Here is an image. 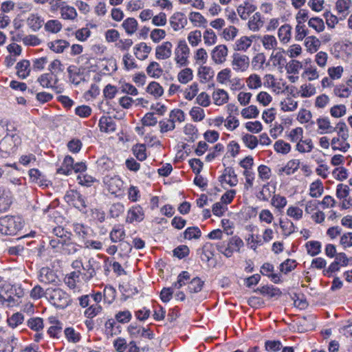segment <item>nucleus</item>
Returning a JSON list of instances; mask_svg holds the SVG:
<instances>
[{
    "label": "nucleus",
    "instance_id": "nucleus-33",
    "mask_svg": "<svg viewBox=\"0 0 352 352\" xmlns=\"http://www.w3.org/2000/svg\"><path fill=\"white\" fill-rule=\"evenodd\" d=\"M122 27L127 35L131 36L137 32L138 23L135 18L128 17L122 22Z\"/></svg>",
    "mask_w": 352,
    "mask_h": 352
},
{
    "label": "nucleus",
    "instance_id": "nucleus-38",
    "mask_svg": "<svg viewBox=\"0 0 352 352\" xmlns=\"http://www.w3.org/2000/svg\"><path fill=\"white\" fill-rule=\"evenodd\" d=\"M260 38V41L266 50H272L276 48L278 45V41L276 37L270 34H265Z\"/></svg>",
    "mask_w": 352,
    "mask_h": 352
},
{
    "label": "nucleus",
    "instance_id": "nucleus-15",
    "mask_svg": "<svg viewBox=\"0 0 352 352\" xmlns=\"http://www.w3.org/2000/svg\"><path fill=\"white\" fill-rule=\"evenodd\" d=\"M229 94L227 91L223 89H215L212 94V99L213 103L217 106H223L229 101Z\"/></svg>",
    "mask_w": 352,
    "mask_h": 352
},
{
    "label": "nucleus",
    "instance_id": "nucleus-61",
    "mask_svg": "<svg viewBox=\"0 0 352 352\" xmlns=\"http://www.w3.org/2000/svg\"><path fill=\"white\" fill-rule=\"evenodd\" d=\"M109 237L113 243L121 242L125 237V232L120 227H115L110 232Z\"/></svg>",
    "mask_w": 352,
    "mask_h": 352
},
{
    "label": "nucleus",
    "instance_id": "nucleus-54",
    "mask_svg": "<svg viewBox=\"0 0 352 352\" xmlns=\"http://www.w3.org/2000/svg\"><path fill=\"white\" fill-rule=\"evenodd\" d=\"M214 249L212 243H206L202 248V261L209 262L214 256Z\"/></svg>",
    "mask_w": 352,
    "mask_h": 352
},
{
    "label": "nucleus",
    "instance_id": "nucleus-53",
    "mask_svg": "<svg viewBox=\"0 0 352 352\" xmlns=\"http://www.w3.org/2000/svg\"><path fill=\"white\" fill-rule=\"evenodd\" d=\"M44 28L46 32L57 34L62 30L63 25L60 21L51 19L45 23Z\"/></svg>",
    "mask_w": 352,
    "mask_h": 352
},
{
    "label": "nucleus",
    "instance_id": "nucleus-23",
    "mask_svg": "<svg viewBox=\"0 0 352 352\" xmlns=\"http://www.w3.org/2000/svg\"><path fill=\"white\" fill-rule=\"evenodd\" d=\"M221 183H226L230 186H234L238 183L237 176L232 168L227 167L224 169L223 175L221 176Z\"/></svg>",
    "mask_w": 352,
    "mask_h": 352
},
{
    "label": "nucleus",
    "instance_id": "nucleus-3",
    "mask_svg": "<svg viewBox=\"0 0 352 352\" xmlns=\"http://www.w3.org/2000/svg\"><path fill=\"white\" fill-rule=\"evenodd\" d=\"M243 245V240L240 237L234 236L229 240L227 245H225L223 243H219L217 245V248L225 256L230 258L234 252H239Z\"/></svg>",
    "mask_w": 352,
    "mask_h": 352
},
{
    "label": "nucleus",
    "instance_id": "nucleus-10",
    "mask_svg": "<svg viewBox=\"0 0 352 352\" xmlns=\"http://www.w3.org/2000/svg\"><path fill=\"white\" fill-rule=\"evenodd\" d=\"M187 23L186 15L181 12H175L169 18V24L175 32L184 29Z\"/></svg>",
    "mask_w": 352,
    "mask_h": 352
},
{
    "label": "nucleus",
    "instance_id": "nucleus-6",
    "mask_svg": "<svg viewBox=\"0 0 352 352\" xmlns=\"http://www.w3.org/2000/svg\"><path fill=\"white\" fill-rule=\"evenodd\" d=\"M21 138L17 134H7L1 141L0 146L5 154H10L15 151L21 144Z\"/></svg>",
    "mask_w": 352,
    "mask_h": 352
},
{
    "label": "nucleus",
    "instance_id": "nucleus-4",
    "mask_svg": "<svg viewBox=\"0 0 352 352\" xmlns=\"http://www.w3.org/2000/svg\"><path fill=\"white\" fill-rule=\"evenodd\" d=\"M190 48L185 41H180L175 50L174 62L177 67H184L189 63Z\"/></svg>",
    "mask_w": 352,
    "mask_h": 352
},
{
    "label": "nucleus",
    "instance_id": "nucleus-34",
    "mask_svg": "<svg viewBox=\"0 0 352 352\" xmlns=\"http://www.w3.org/2000/svg\"><path fill=\"white\" fill-rule=\"evenodd\" d=\"M247 87L250 90L258 89L262 87V80L260 75L252 73L245 78Z\"/></svg>",
    "mask_w": 352,
    "mask_h": 352
},
{
    "label": "nucleus",
    "instance_id": "nucleus-7",
    "mask_svg": "<svg viewBox=\"0 0 352 352\" xmlns=\"http://www.w3.org/2000/svg\"><path fill=\"white\" fill-rule=\"evenodd\" d=\"M231 65L236 72H245L250 68V58L245 54L236 53L232 55Z\"/></svg>",
    "mask_w": 352,
    "mask_h": 352
},
{
    "label": "nucleus",
    "instance_id": "nucleus-25",
    "mask_svg": "<svg viewBox=\"0 0 352 352\" xmlns=\"http://www.w3.org/2000/svg\"><path fill=\"white\" fill-rule=\"evenodd\" d=\"M67 201L70 202L75 208L80 210L86 207L85 198L78 192L72 191L67 196Z\"/></svg>",
    "mask_w": 352,
    "mask_h": 352
},
{
    "label": "nucleus",
    "instance_id": "nucleus-37",
    "mask_svg": "<svg viewBox=\"0 0 352 352\" xmlns=\"http://www.w3.org/2000/svg\"><path fill=\"white\" fill-rule=\"evenodd\" d=\"M193 71L190 67H184L177 75V79L181 84L186 85L193 79Z\"/></svg>",
    "mask_w": 352,
    "mask_h": 352
},
{
    "label": "nucleus",
    "instance_id": "nucleus-9",
    "mask_svg": "<svg viewBox=\"0 0 352 352\" xmlns=\"http://www.w3.org/2000/svg\"><path fill=\"white\" fill-rule=\"evenodd\" d=\"M173 43L170 41H164L156 46L155 56L157 60H166L173 54Z\"/></svg>",
    "mask_w": 352,
    "mask_h": 352
},
{
    "label": "nucleus",
    "instance_id": "nucleus-44",
    "mask_svg": "<svg viewBox=\"0 0 352 352\" xmlns=\"http://www.w3.org/2000/svg\"><path fill=\"white\" fill-rule=\"evenodd\" d=\"M69 45V43L67 41L62 39L55 40L47 43L48 47L55 53L63 52Z\"/></svg>",
    "mask_w": 352,
    "mask_h": 352
},
{
    "label": "nucleus",
    "instance_id": "nucleus-27",
    "mask_svg": "<svg viewBox=\"0 0 352 352\" xmlns=\"http://www.w3.org/2000/svg\"><path fill=\"white\" fill-rule=\"evenodd\" d=\"M99 126L102 132L112 133L116 129V124L111 117L102 116L99 120Z\"/></svg>",
    "mask_w": 352,
    "mask_h": 352
},
{
    "label": "nucleus",
    "instance_id": "nucleus-24",
    "mask_svg": "<svg viewBox=\"0 0 352 352\" xmlns=\"http://www.w3.org/2000/svg\"><path fill=\"white\" fill-rule=\"evenodd\" d=\"M292 28L289 24L282 25L278 30L277 36L279 41L283 44L289 43L292 38Z\"/></svg>",
    "mask_w": 352,
    "mask_h": 352
},
{
    "label": "nucleus",
    "instance_id": "nucleus-58",
    "mask_svg": "<svg viewBox=\"0 0 352 352\" xmlns=\"http://www.w3.org/2000/svg\"><path fill=\"white\" fill-rule=\"evenodd\" d=\"M308 26L318 33L323 32L325 28L323 20L318 16L309 19L308 20Z\"/></svg>",
    "mask_w": 352,
    "mask_h": 352
},
{
    "label": "nucleus",
    "instance_id": "nucleus-56",
    "mask_svg": "<svg viewBox=\"0 0 352 352\" xmlns=\"http://www.w3.org/2000/svg\"><path fill=\"white\" fill-rule=\"evenodd\" d=\"M305 248L308 254L314 256L321 252V243L318 241H309L305 243Z\"/></svg>",
    "mask_w": 352,
    "mask_h": 352
},
{
    "label": "nucleus",
    "instance_id": "nucleus-31",
    "mask_svg": "<svg viewBox=\"0 0 352 352\" xmlns=\"http://www.w3.org/2000/svg\"><path fill=\"white\" fill-rule=\"evenodd\" d=\"M197 76L201 82H208L213 78L214 71L210 66L200 65L197 69Z\"/></svg>",
    "mask_w": 352,
    "mask_h": 352
},
{
    "label": "nucleus",
    "instance_id": "nucleus-45",
    "mask_svg": "<svg viewBox=\"0 0 352 352\" xmlns=\"http://www.w3.org/2000/svg\"><path fill=\"white\" fill-rule=\"evenodd\" d=\"M146 73L150 77L159 78L163 74V69L157 62L152 61L146 68Z\"/></svg>",
    "mask_w": 352,
    "mask_h": 352
},
{
    "label": "nucleus",
    "instance_id": "nucleus-41",
    "mask_svg": "<svg viewBox=\"0 0 352 352\" xmlns=\"http://www.w3.org/2000/svg\"><path fill=\"white\" fill-rule=\"evenodd\" d=\"M190 21L195 27L205 28L208 21L199 12H191L188 16Z\"/></svg>",
    "mask_w": 352,
    "mask_h": 352
},
{
    "label": "nucleus",
    "instance_id": "nucleus-52",
    "mask_svg": "<svg viewBox=\"0 0 352 352\" xmlns=\"http://www.w3.org/2000/svg\"><path fill=\"white\" fill-rule=\"evenodd\" d=\"M49 320L52 325L48 329L47 333L52 338H58L63 328L62 324L55 318H50Z\"/></svg>",
    "mask_w": 352,
    "mask_h": 352
},
{
    "label": "nucleus",
    "instance_id": "nucleus-2",
    "mask_svg": "<svg viewBox=\"0 0 352 352\" xmlns=\"http://www.w3.org/2000/svg\"><path fill=\"white\" fill-rule=\"evenodd\" d=\"M46 298L54 306L64 309L70 303L69 296L60 288H48L46 289Z\"/></svg>",
    "mask_w": 352,
    "mask_h": 352
},
{
    "label": "nucleus",
    "instance_id": "nucleus-16",
    "mask_svg": "<svg viewBox=\"0 0 352 352\" xmlns=\"http://www.w3.org/2000/svg\"><path fill=\"white\" fill-rule=\"evenodd\" d=\"M12 201L11 192L0 188V213L7 212L12 204Z\"/></svg>",
    "mask_w": 352,
    "mask_h": 352
},
{
    "label": "nucleus",
    "instance_id": "nucleus-29",
    "mask_svg": "<svg viewBox=\"0 0 352 352\" xmlns=\"http://www.w3.org/2000/svg\"><path fill=\"white\" fill-rule=\"evenodd\" d=\"M316 94V87L311 83H305L300 86L296 91L298 96L301 98H310Z\"/></svg>",
    "mask_w": 352,
    "mask_h": 352
},
{
    "label": "nucleus",
    "instance_id": "nucleus-42",
    "mask_svg": "<svg viewBox=\"0 0 352 352\" xmlns=\"http://www.w3.org/2000/svg\"><path fill=\"white\" fill-rule=\"evenodd\" d=\"M283 54L284 50L283 49H278L272 53L270 60L274 66L282 68L285 65L286 60Z\"/></svg>",
    "mask_w": 352,
    "mask_h": 352
},
{
    "label": "nucleus",
    "instance_id": "nucleus-63",
    "mask_svg": "<svg viewBox=\"0 0 352 352\" xmlns=\"http://www.w3.org/2000/svg\"><path fill=\"white\" fill-rule=\"evenodd\" d=\"M232 71L230 68H224L219 71L217 75V81L221 85H226L231 77Z\"/></svg>",
    "mask_w": 352,
    "mask_h": 352
},
{
    "label": "nucleus",
    "instance_id": "nucleus-35",
    "mask_svg": "<svg viewBox=\"0 0 352 352\" xmlns=\"http://www.w3.org/2000/svg\"><path fill=\"white\" fill-rule=\"evenodd\" d=\"M333 94L339 98H348L352 94V91L343 82L334 86Z\"/></svg>",
    "mask_w": 352,
    "mask_h": 352
},
{
    "label": "nucleus",
    "instance_id": "nucleus-57",
    "mask_svg": "<svg viewBox=\"0 0 352 352\" xmlns=\"http://www.w3.org/2000/svg\"><path fill=\"white\" fill-rule=\"evenodd\" d=\"M194 60L197 65H205L208 60V55L206 50L204 48L197 49L194 54Z\"/></svg>",
    "mask_w": 352,
    "mask_h": 352
},
{
    "label": "nucleus",
    "instance_id": "nucleus-14",
    "mask_svg": "<svg viewBox=\"0 0 352 352\" xmlns=\"http://www.w3.org/2000/svg\"><path fill=\"white\" fill-rule=\"evenodd\" d=\"M38 280L45 284L56 283L58 280L55 272L49 267H43L40 270Z\"/></svg>",
    "mask_w": 352,
    "mask_h": 352
},
{
    "label": "nucleus",
    "instance_id": "nucleus-59",
    "mask_svg": "<svg viewBox=\"0 0 352 352\" xmlns=\"http://www.w3.org/2000/svg\"><path fill=\"white\" fill-rule=\"evenodd\" d=\"M351 5V0H337L336 8L338 13L346 16L349 13Z\"/></svg>",
    "mask_w": 352,
    "mask_h": 352
},
{
    "label": "nucleus",
    "instance_id": "nucleus-62",
    "mask_svg": "<svg viewBox=\"0 0 352 352\" xmlns=\"http://www.w3.org/2000/svg\"><path fill=\"white\" fill-rule=\"evenodd\" d=\"M265 60L266 58L263 53L256 54L251 61L252 68L255 70L263 69Z\"/></svg>",
    "mask_w": 352,
    "mask_h": 352
},
{
    "label": "nucleus",
    "instance_id": "nucleus-22",
    "mask_svg": "<svg viewBox=\"0 0 352 352\" xmlns=\"http://www.w3.org/2000/svg\"><path fill=\"white\" fill-rule=\"evenodd\" d=\"M275 191V186L270 184V183H267L262 186L260 191L256 195V197L261 201H267L273 197L272 195H274Z\"/></svg>",
    "mask_w": 352,
    "mask_h": 352
},
{
    "label": "nucleus",
    "instance_id": "nucleus-5",
    "mask_svg": "<svg viewBox=\"0 0 352 352\" xmlns=\"http://www.w3.org/2000/svg\"><path fill=\"white\" fill-rule=\"evenodd\" d=\"M229 50L224 44L215 46L210 52L212 63L217 65H223L228 59Z\"/></svg>",
    "mask_w": 352,
    "mask_h": 352
},
{
    "label": "nucleus",
    "instance_id": "nucleus-32",
    "mask_svg": "<svg viewBox=\"0 0 352 352\" xmlns=\"http://www.w3.org/2000/svg\"><path fill=\"white\" fill-rule=\"evenodd\" d=\"M58 244L60 245L62 252L66 254H74L78 250V245L70 240L58 239Z\"/></svg>",
    "mask_w": 352,
    "mask_h": 352
},
{
    "label": "nucleus",
    "instance_id": "nucleus-11",
    "mask_svg": "<svg viewBox=\"0 0 352 352\" xmlns=\"http://www.w3.org/2000/svg\"><path fill=\"white\" fill-rule=\"evenodd\" d=\"M256 10V6L248 1H245L236 7V13L241 20L246 21Z\"/></svg>",
    "mask_w": 352,
    "mask_h": 352
},
{
    "label": "nucleus",
    "instance_id": "nucleus-36",
    "mask_svg": "<svg viewBox=\"0 0 352 352\" xmlns=\"http://www.w3.org/2000/svg\"><path fill=\"white\" fill-rule=\"evenodd\" d=\"M320 41L314 36H309L305 38L306 50L311 54L316 52L320 48Z\"/></svg>",
    "mask_w": 352,
    "mask_h": 352
},
{
    "label": "nucleus",
    "instance_id": "nucleus-48",
    "mask_svg": "<svg viewBox=\"0 0 352 352\" xmlns=\"http://www.w3.org/2000/svg\"><path fill=\"white\" fill-rule=\"evenodd\" d=\"M74 170V159L70 156H66L64 158L62 166L58 169V173L68 175Z\"/></svg>",
    "mask_w": 352,
    "mask_h": 352
},
{
    "label": "nucleus",
    "instance_id": "nucleus-47",
    "mask_svg": "<svg viewBox=\"0 0 352 352\" xmlns=\"http://www.w3.org/2000/svg\"><path fill=\"white\" fill-rule=\"evenodd\" d=\"M146 91L155 98H158L164 94L163 87L155 81L150 82L146 87Z\"/></svg>",
    "mask_w": 352,
    "mask_h": 352
},
{
    "label": "nucleus",
    "instance_id": "nucleus-30",
    "mask_svg": "<svg viewBox=\"0 0 352 352\" xmlns=\"http://www.w3.org/2000/svg\"><path fill=\"white\" fill-rule=\"evenodd\" d=\"M129 332L131 336L135 338L142 337L149 340H151L153 338V335L151 332L141 327L130 325L129 327Z\"/></svg>",
    "mask_w": 352,
    "mask_h": 352
},
{
    "label": "nucleus",
    "instance_id": "nucleus-46",
    "mask_svg": "<svg viewBox=\"0 0 352 352\" xmlns=\"http://www.w3.org/2000/svg\"><path fill=\"white\" fill-rule=\"evenodd\" d=\"M314 147V146L311 138L301 139V140L296 144V150L301 153H310Z\"/></svg>",
    "mask_w": 352,
    "mask_h": 352
},
{
    "label": "nucleus",
    "instance_id": "nucleus-1",
    "mask_svg": "<svg viewBox=\"0 0 352 352\" xmlns=\"http://www.w3.org/2000/svg\"><path fill=\"white\" fill-rule=\"evenodd\" d=\"M24 224L19 216L6 215L0 217V234L3 235H15L21 230Z\"/></svg>",
    "mask_w": 352,
    "mask_h": 352
},
{
    "label": "nucleus",
    "instance_id": "nucleus-20",
    "mask_svg": "<svg viewBox=\"0 0 352 352\" xmlns=\"http://www.w3.org/2000/svg\"><path fill=\"white\" fill-rule=\"evenodd\" d=\"M300 160L298 159H293L287 162V164L278 170V175H290L294 174L300 167Z\"/></svg>",
    "mask_w": 352,
    "mask_h": 352
},
{
    "label": "nucleus",
    "instance_id": "nucleus-60",
    "mask_svg": "<svg viewBox=\"0 0 352 352\" xmlns=\"http://www.w3.org/2000/svg\"><path fill=\"white\" fill-rule=\"evenodd\" d=\"M29 176L32 182H34L39 186H46L44 176L42 173L36 168H32L29 170Z\"/></svg>",
    "mask_w": 352,
    "mask_h": 352
},
{
    "label": "nucleus",
    "instance_id": "nucleus-12",
    "mask_svg": "<svg viewBox=\"0 0 352 352\" xmlns=\"http://www.w3.org/2000/svg\"><path fill=\"white\" fill-rule=\"evenodd\" d=\"M58 8L60 9V14L62 19L70 21H75L77 20L78 12L74 7L67 5L65 2H63L58 6Z\"/></svg>",
    "mask_w": 352,
    "mask_h": 352
},
{
    "label": "nucleus",
    "instance_id": "nucleus-55",
    "mask_svg": "<svg viewBox=\"0 0 352 352\" xmlns=\"http://www.w3.org/2000/svg\"><path fill=\"white\" fill-rule=\"evenodd\" d=\"M93 262V261L89 260L87 263H82V270L83 272H82V278L86 281L93 278L96 274Z\"/></svg>",
    "mask_w": 352,
    "mask_h": 352
},
{
    "label": "nucleus",
    "instance_id": "nucleus-26",
    "mask_svg": "<svg viewBox=\"0 0 352 352\" xmlns=\"http://www.w3.org/2000/svg\"><path fill=\"white\" fill-rule=\"evenodd\" d=\"M16 74L21 79L26 78L30 74V62L28 60H22L16 65Z\"/></svg>",
    "mask_w": 352,
    "mask_h": 352
},
{
    "label": "nucleus",
    "instance_id": "nucleus-49",
    "mask_svg": "<svg viewBox=\"0 0 352 352\" xmlns=\"http://www.w3.org/2000/svg\"><path fill=\"white\" fill-rule=\"evenodd\" d=\"M324 192L322 182L320 179L313 182L309 186V195L311 197L317 198L320 197Z\"/></svg>",
    "mask_w": 352,
    "mask_h": 352
},
{
    "label": "nucleus",
    "instance_id": "nucleus-50",
    "mask_svg": "<svg viewBox=\"0 0 352 352\" xmlns=\"http://www.w3.org/2000/svg\"><path fill=\"white\" fill-rule=\"evenodd\" d=\"M241 116L245 119H254L258 116L259 110L256 105H249L241 111Z\"/></svg>",
    "mask_w": 352,
    "mask_h": 352
},
{
    "label": "nucleus",
    "instance_id": "nucleus-51",
    "mask_svg": "<svg viewBox=\"0 0 352 352\" xmlns=\"http://www.w3.org/2000/svg\"><path fill=\"white\" fill-rule=\"evenodd\" d=\"M239 32V30L233 26L230 25L226 28H224L221 33L220 36L222 38H223L226 41H232L236 37Z\"/></svg>",
    "mask_w": 352,
    "mask_h": 352
},
{
    "label": "nucleus",
    "instance_id": "nucleus-28",
    "mask_svg": "<svg viewBox=\"0 0 352 352\" xmlns=\"http://www.w3.org/2000/svg\"><path fill=\"white\" fill-rule=\"evenodd\" d=\"M298 107V102L292 96H288L280 102V110L284 112H292L296 111Z\"/></svg>",
    "mask_w": 352,
    "mask_h": 352
},
{
    "label": "nucleus",
    "instance_id": "nucleus-43",
    "mask_svg": "<svg viewBox=\"0 0 352 352\" xmlns=\"http://www.w3.org/2000/svg\"><path fill=\"white\" fill-rule=\"evenodd\" d=\"M320 134L330 133L335 131L327 118H320L316 121Z\"/></svg>",
    "mask_w": 352,
    "mask_h": 352
},
{
    "label": "nucleus",
    "instance_id": "nucleus-8",
    "mask_svg": "<svg viewBox=\"0 0 352 352\" xmlns=\"http://www.w3.org/2000/svg\"><path fill=\"white\" fill-rule=\"evenodd\" d=\"M104 183L107 187L108 191L113 194L117 195L122 191L123 188V182L116 175H107L104 177Z\"/></svg>",
    "mask_w": 352,
    "mask_h": 352
},
{
    "label": "nucleus",
    "instance_id": "nucleus-18",
    "mask_svg": "<svg viewBox=\"0 0 352 352\" xmlns=\"http://www.w3.org/2000/svg\"><path fill=\"white\" fill-rule=\"evenodd\" d=\"M248 19V28L253 32H258L263 26L264 22L262 20L261 14L258 12H254Z\"/></svg>",
    "mask_w": 352,
    "mask_h": 352
},
{
    "label": "nucleus",
    "instance_id": "nucleus-39",
    "mask_svg": "<svg viewBox=\"0 0 352 352\" xmlns=\"http://www.w3.org/2000/svg\"><path fill=\"white\" fill-rule=\"evenodd\" d=\"M43 21L37 14H31L27 19V25L33 31H38L42 25Z\"/></svg>",
    "mask_w": 352,
    "mask_h": 352
},
{
    "label": "nucleus",
    "instance_id": "nucleus-13",
    "mask_svg": "<svg viewBox=\"0 0 352 352\" xmlns=\"http://www.w3.org/2000/svg\"><path fill=\"white\" fill-rule=\"evenodd\" d=\"M144 218V212L143 208L136 205L131 208L128 212L126 221L128 223H133L134 222H140Z\"/></svg>",
    "mask_w": 352,
    "mask_h": 352
},
{
    "label": "nucleus",
    "instance_id": "nucleus-64",
    "mask_svg": "<svg viewBox=\"0 0 352 352\" xmlns=\"http://www.w3.org/2000/svg\"><path fill=\"white\" fill-rule=\"evenodd\" d=\"M330 115L335 118H340L346 114V107L345 104H335L329 110Z\"/></svg>",
    "mask_w": 352,
    "mask_h": 352
},
{
    "label": "nucleus",
    "instance_id": "nucleus-17",
    "mask_svg": "<svg viewBox=\"0 0 352 352\" xmlns=\"http://www.w3.org/2000/svg\"><path fill=\"white\" fill-rule=\"evenodd\" d=\"M151 50V47L144 42H141L135 45L133 47V52L135 57L140 60L146 59Z\"/></svg>",
    "mask_w": 352,
    "mask_h": 352
},
{
    "label": "nucleus",
    "instance_id": "nucleus-40",
    "mask_svg": "<svg viewBox=\"0 0 352 352\" xmlns=\"http://www.w3.org/2000/svg\"><path fill=\"white\" fill-rule=\"evenodd\" d=\"M37 81L43 88H53L56 82V78L52 74L47 73L41 75Z\"/></svg>",
    "mask_w": 352,
    "mask_h": 352
},
{
    "label": "nucleus",
    "instance_id": "nucleus-21",
    "mask_svg": "<svg viewBox=\"0 0 352 352\" xmlns=\"http://www.w3.org/2000/svg\"><path fill=\"white\" fill-rule=\"evenodd\" d=\"M256 38V35L250 36H243L237 39L234 44V49L237 51L247 52L251 47L253 40Z\"/></svg>",
    "mask_w": 352,
    "mask_h": 352
},
{
    "label": "nucleus",
    "instance_id": "nucleus-19",
    "mask_svg": "<svg viewBox=\"0 0 352 352\" xmlns=\"http://www.w3.org/2000/svg\"><path fill=\"white\" fill-rule=\"evenodd\" d=\"M348 139H342L340 137H333L331 140V146L333 151H339L346 153L351 148Z\"/></svg>",
    "mask_w": 352,
    "mask_h": 352
}]
</instances>
